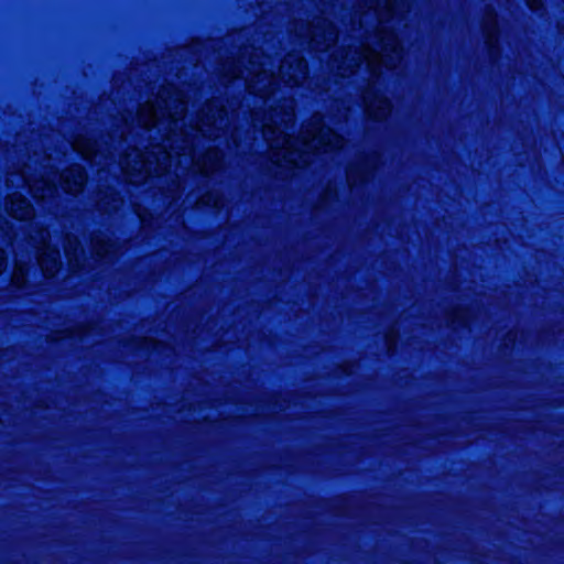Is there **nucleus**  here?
Returning <instances> with one entry per match:
<instances>
[{"label": "nucleus", "instance_id": "1", "mask_svg": "<svg viewBox=\"0 0 564 564\" xmlns=\"http://www.w3.org/2000/svg\"><path fill=\"white\" fill-rule=\"evenodd\" d=\"M185 94L167 86L160 90L153 100L140 107L132 121L143 129L158 127L163 133V143L153 145L151 151L143 153L133 149L120 160L122 172L129 182L139 184L150 175H161L172 167L174 156L185 158L204 174L217 171L223 161L221 153L212 149L202 158H193V139L183 132V119L186 111Z\"/></svg>", "mask_w": 564, "mask_h": 564}, {"label": "nucleus", "instance_id": "2", "mask_svg": "<svg viewBox=\"0 0 564 564\" xmlns=\"http://www.w3.org/2000/svg\"><path fill=\"white\" fill-rule=\"evenodd\" d=\"M271 107L262 122V134L271 149V160L283 166L302 167L311 163L313 152H328L344 147V139L324 126L321 116H314L299 138L286 130L294 121V100L285 98L282 105Z\"/></svg>", "mask_w": 564, "mask_h": 564}, {"label": "nucleus", "instance_id": "3", "mask_svg": "<svg viewBox=\"0 0 564 564\" xmlns=\"http://www.w3.org/2000/svg\"><path fill=\"white\" fill-rule=\"evenodd\" d=\"M408 8L406 0H365L359 6V24L376 23V40L379 50L367 43L359 48L348 51L340 62L335 58L333 67L340 76L354 74L361 65L372 77H378L381 69L395 68L402 61V47L398 36L388 31V24L399 18Z\"/></svg>", "mask_w": 564, "mask_h": 564}, {"label": "nucleus", "instance_id": "4", "mask_svg": "<svg viewBox=\"0 0 564 564\" xmlns=\"http://www.w3.org/2000/svg\"><path fill=\"white\" fill-rule=\"evenodd\" d=\"M249 64L250 67L241 69L234 62L229 63L226 66V76L242 78L249 93L264 97L267 104L268 96L275 94L279 82L273 73L265 68L267 63L264 61L252 59Z\"/></svg>", "mask_w": 564, "mask_h": 564}, {"label": "nucleus", "instance_id": "5", "mask_svg": "<svg viewBox=\"0 0 564 564\" xmlns=\"http://www.w3.org/2000/svg\"><path fill=\"white\" fill-rule=\"evenodd\" d=\"M226 126V110L217 101H212L205 107L192 130L195 134H200L204 138L217 139L220 137L218 130Z\"/></svg>", "mask_w": 564, "mask_h": 564}, {"label": "nucleus", "instance_id": "6", "mask_svg": "<svg viewBox=\"0 0 564 564\" xmlns=\"http://www.w3.org/2000/svg\"><path fill=\"white\" fill-rule=\"evenodd\" d=\"M8 186H28L30 193L39 199H45L47 197L53 196L57 188L56 185L50 180L41 178V180H31L25 171L21 173H10L7 178Z\"/></svg>", "mask_w": 564, "mask_h": 564}, {"label": "nucleus", "instance_id": "7", "mask_svg": "<svg viewBox=\"0 0 564 564\" xmlns=\"http://www.w3.org/2000/svg\"><path fill=\"white\" fill-rule=\"evenodd\" d=\"M306 36L314 48L325 51L336 43L338 32L332 21L327 18H321L311 23Z\"/></svg>", "mask_w": 564, "mask_h": 564}, {"label": "nucleus", "instance_id": "8", "mask_svg": "<svg viewBox=\"0 0 564 564\" xmlns=\"http://www.w3.org/2000/svg\"><path fill=\"white\" fill-rule=\"evenodd\" d=\"M307 75V65L303 57L299 55H288L279 68V78L289 86L300 85Z\"/></svg>", "mask_w": 564, "mask_h": 564}, {"label": "nucleus", "instance_id": "9", "mask_svg": "<svg viewBox=\"0 0 564 564\" xmlns=\"http://www.w3.org/2000/svg\"><path fill=\"white\" fill-rule=\"evenodd\" d=\"M48 231L41 232V243L43 245V250L37 253L39 265L47 278L53 276L61 267L59 251L48 245Z\"/></svg>", "mask_w": 564, "mask_h": 564}, {"label": "nucleus", "instance_id": "10", "mask_svg": "<svg viewBox=\"0 0 564 564\" xmlns=\"http://www.w3.org/2000/svg\"><path fill=\"white\" fill-rule=\"evenodd\" d=\"M364 102L368 116L377 120L386 118L391 110L390 101L386 97L373 93L372 89L365 94Z\"/></svg>", "mask_w": 564, "mask_h": 564}, {"label": "nucleus", "instance_id": "11", "mask_svg": "<svg viewBox=\"0 0 564 564\" xmlns=\"http://www.w3.org/2000/svg\"><path fill=\"white\" fill-rule=\"evenodd\" d=\"M86 182L85 170L80 165H73L59 175V183L66 193H79Z\"/></svg>", "mask_w": 564, "mask_h": 564}, {"label": "nucleus", "instance_id": "12", "mask_svg": "<svg viewBox=\"0 0 564 564\" xmlns=\"http://www.w3.org/2000/svg\"><path fill=\"white\" fill-rule=\"evenodd\" d=\"M6 208L12 217L20 220L29 219L33 216L32 205L19 193H12L8 196Z\"/></svg>", "mask_w": 564, "mask_h": 564}, {"label": "nucleus", "instance_id": "13", "mask_svg": "<svg viewBox=\"0 0 564 564\" xmlns=\"http://www.w3.org/2000/svg\"><path fill=\"white\" fill-rule=\"evenodd\" d=\"M73 149L79 152L85 160H94L96 156L95 143L88 142L84 144L80 140H76L72 144Z\"/></svg>", "mask_w": 564, "mask_h": 564}, {"label": "nucleus", "instance_id": "14", "mask_svg": "<svg viewBox=\"0 0 564 564\" xmlns=\"http://www.w3.org/2000/svg\"><path fill=\"white\" fill-rule=\"evenodd\" d=\"M24 280V271H23V268L21 265H17L15 267V270H14V273H13V276H12V281L17 284V285H21L22 282Z\"/></svg>", "mask_w": 564, "mask_h": 564}, {"label": "nucleus", "instance_id": "15", "mask_svg": "<svg viewBox=\"0 0 564 564\" xmlns=\"http://www.w3.org/2000/svg\"><path fill=\"white\" fill-rule=\"evenodd\" d=\"M42 231H47L46 229H42L40 230L39 232V238L37 239H34V237H31V240H34V247L36 248L37 250V253L41 252V250H43V245L41 243V232Z\"/></svg>", "mask_w": 564, "mask_h": 564}, {"label": "nucleus", "instance_id": "16", "mask_svg": "<svg viewBox=\"0 0 564 564\" xmlns=\"http://www.w3.org/2000/svg\"><path fill=\"white\" fill-rule=\"evenodd\" d=\"M531 10H539L542 7V0H527Z\"/></svg>", "mask_w": 564, "mask_h": 564}, {"label": "nucleus", "instance_id": "17", "mask_svg": "<svg viewBox=\"0 0 564 564\" xmlns=\"http://www.w3.org/2000/svg\"><path fill=\"white\" fill-rule=\"evenodd\" d=\"M490 23H491L490 28L488 26V33H489L488 36H489V41L492 42L495 39L496 22H495V20H492Z\"/></svg>", "mask_w": 564, "mask_h": 564}, {"label": "nucleus", "instance_id": "18", "mask_svg": "<svg viewBox=\"0 0 564 564\" xmlns=\"http://www.w3.org/2000/svg\"><path fill=\"white\" fill-rule=\"evenodd\" d=\"M7 264L6 254L2 249H0V273L4 270Z\"/></svg>", "mask_w": 564, "mask_h": 564}, {"label": "nucleus", "instance_id": "19", "mask_svg": "<svg viewBox=\"0 0 564 564\" xmlns=\"http://www.w3.org/2000/svg\"><path fill=\"white\" fill-rule=\"evenodd\" d=\"M347 180H348V182L350 183V185H355L356 180H355V174H354V170H352V169H350V170L348 171Z\"/></svg>", "mask_w": 564, "mask_h": 564}, {"label": "nucleus", "instance_id": "20", "mask_svg": "<svg viewBox=\"0 0 564 564\" xmlns=\"http://www.w3.org/2000/svg\"><path fill=\"white\" fill-rule=\"evenodd\" d=\"M96 252L99 256H104V254L108 253L109 250L107 248H96Z\"/></svg>", "mask_w": 564, "mask_h": 564}]
</instances>
